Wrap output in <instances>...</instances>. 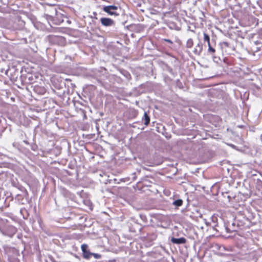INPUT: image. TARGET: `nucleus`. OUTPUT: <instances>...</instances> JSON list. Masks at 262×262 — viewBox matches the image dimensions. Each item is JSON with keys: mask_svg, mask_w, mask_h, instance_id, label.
I'll use <instances>...</instances> for the list:
<instances>
[{"mask_svg": "<svg viewBox=\"0 0 262 262\" xmlns=\"http://www.w3.org/2000/svg\"><path fill=\"white\" fill-rule=\"evenodd\" d=\"M117 9L118 7L114 5L105 6L103 8V10L106 13H108L111 15L115 16L118 15V14L116 12L113 11L117 10Z\"/></svg>", "mask_w": 262, "mask_h": 262, "instance_id": "1", "label": "nucleus"}, {"mask_svg": "<svg viewBox=\"0 0 262 262\" xmlns=\"http://www.w3.org/2000/svg\"><path fill=\"white\" fill-rule=\"evenodd\" d=\"M82 252V256L84 258L90 259L92 256V253L90 252L88 250V246L86 244H82L81 246Z\"/></svg>", "mask_w": 262, "mask_h": 262, "instance_id": "2", "label": "nucleus"}, {"mask_svg": "<svg viewBox=\"0 0 262 262\" xmlns=\"http://www.w3.org/2000/svg\"><path fill=\"white\" fill-rule=\"evenodd\" d=\"M100 20L101 24L105 27H109L114 25V21L110 18L102 17Z\"/></svg>", "mask_w": 262, "mask_h": 262, "instance_id": "3", "label": "nucleus"}, {"mask_svg": "<svg viewBox=\"0 0 262 262\" xmlns=\"http://www.w3.org/2000/svg\"><path fill=\"white\" fill-rule=\"evenodd\" d=\"M171 242L174 244H185L186 242V240L184 237H181L179 238H172L171 239Z\"/></svg>", "mask_w": 262, "mask_h": 262, "instance_id": "4", "label": "nucleus"}, {"mask_svg": "<svg viewBox=\"0 0 262 262\" xmlns=\"http://www.w3.org/2000/svg\"><path fill=\"white\" fill-rule=\"evenodd\" d=\"M142 121H144V124L145 125H148L150 122V117L147 114V112H145L144 116L142 117Z\"/></svg>", "mask_w": 262, "mask_h": 262, "instance_id": "5", "label": "nucleus"}, {"mask_svg": "<svg viewBox=\"0 0 262 262\" xmlns=\"http://www.w3.org/2000/svg\"><path fill=\"white\" fill-rule=\"evenodd\" d=\"M193 46V40L192 38H189L187 40L186 46L187 48H191Z\"/></svg>", "mask_w": 262, "mask_h": 262, "instance_id": "6", "label": "nucleus"}, {"mask_svg": "<svg viewBox=\"0 0 262 262\" xmlns=\"http://www.w3.org/2000/svg\"><path fill=\"white\" fill-rule=\"evenodd\" d=\"M34 89L36 92H39V93L42 94H43L45 92V89L43 87L36 86H35Z\"/></svg>", "mask_w": 262, "mask_h": 262, "instance_id": "7", "label": "nucleus"}, {"mask_svg": "<svg viewBox=\"0 0 262 262\" xmlns=\"http://www.w3.org/2000/svg\"><path fill=\"white\" fill-rule=\"evenodd\" d=\"M204 41H206L207 42V45H209L210 44V37L205 32L204 33Z\"/></svg>", "mask_w": 262, "mask_h": 262, "instance_id": "8", "label": "nucleus"}, {"mask_svg": "<svg viewBox=\"0 0 262 262\" xmlns=\"http://www.w3.org/2000/svg\"><path fill=\"white\" fill-rule=\"evenodd\" d=\"M173 204L176 206H181L183 204V201L181 199H178L173 202Z\"/></svg>", "mask_w": 262, "mask_h": 262, "instance_id": "9", "label": "nucleus"}, {"mask_svg": "<svg viewBox=\"0 0 262 262\" xmlns=\"http://www.w3.org/2000/svg\"><path fill=\"white\" fill-rule=\"evenodd\" d=\"M197 47H199L200 48V49L199 51H198L196 49H195L194 51H193V53H194V54L195 55H199L202 51V46L201 45H200L199 44H198L197 45Z\"/></svg>", "mask_w": 262, "mask_h": 262, "instance_id": "10", "label": "nucleus"}, {"mask_svg": "<svg viewBox=\"0 0 262 262\" xmlns=\"http://www.w3.org/2000/svg\"><path fill=\"white\" fill-rule=\"evenodd\" d=\"M208 52L211 54H214L215 52V50L213 48H212L211 46V45L209 44V45H208Z\"/></svg>", "mask_w": 262, "mask_h": 262, "instance_id": "11", "label": "nucleus"}, {"mask_svg": "<svg viewBox=\"0 0 262 262\" xmlns=\"http://www.w3.org/2000/svg\"><path fill=\"white\" fill-rule=\"evenodd\" d=\"M92 256H93L96 259H99L101 257V255L100 254H97V253H92Z\"/></svg>", "mask_w": 262, "mask_h": 262, "instance_id": "12", "label": "nucleus"}, {"mask_svg": "<svg viewBox=\"0 0 262 262\" xmlns=\"http://www.w3.org/2000/svg\"><path fill=\"white\" fill-rule=\"evenodd\" d=\"M163 41H165V42H168V43H169L170 44H172L173 43V42L171 40H170L169 39L164 38V39H163Z\"/></svg>", "mask_w": 262, "mask_h": 262, "instance_id": "13", "label": "nucleus"}, {"mask_svg": "<svg viewBox=\"0 0 262 262\" xmlns=\"http://www.w3.org/2000/svg\"><path fill=\"white\" fill-rule=\"evenodd\" d=\"M48 257L51 259L52 260V257L51 255H49Z\"/></svg>", "mask_w": 262, "mask_h": 262, "instance_id": "14", "label": "nucleus"}, {"mask_svg": "<svg viewBox=\"0 0 262 262\" xmlns=\"http://www.w3.org/2000/svg\"><path fill=\"white\" fill-rule=\"evenodd\" d=\"M12 230H13L14 232H15V231H16V229H15V228H14V227H12Z\"/></svg>", "mask_w": 262, "mask_h": 262, "instance_id": "15", "label": "nucleus"}, {"mask_svg": "<svg viewBox=\"0 0 262 262\" xmlns=\"http://www.w3.org/2000/svg\"><path fill=\"white\" fill-rule=\"evenodd\" d=\"M16 262H18V261H17Z\"/></svg>", "mask_w": 262, "mask_h": 262, "instance_id": "16", "label": "nucleus"}]
</instances>
